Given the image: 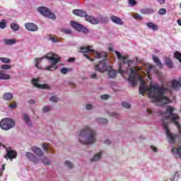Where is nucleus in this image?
<instances>
[{
  "label": "nucleus",
  "instance_id": "obj_1",
  "mask_svg": "<svg viewBox=\"0 0 181 181\" xmlns=\"http://www.w3.org/2000/svg\"><path fill=\"white\" fill-rule=\"evenodd\" d=\"M175 108L171 106L167 107L165 115L163 119V127L165 131L168 142L176 144V139H180L181 124L178 119L179 115L173 113Z\"/></svg>",
  "mask_w": 181,
  "mask_h": 181
},
{
  "label": "nucleus",
  "instance_id": "obj_2",
  "mask_svg": "<svg viewBox=\"0 0 181 181\" xmlns=\"http://www.w3.org/2000/svg\"><path fill=\"white\" fill-rule=\"evenodd\" d=\"M93 46H83L80 48V53H83L84 57L90 60V62H94V59H91L86 53H93L95 59H103V61H100L98 64L95 66V71H99L100 73H105L107 71V76L110 78H115L117 77V71L112 69L111 66H107V53H99L95 52L92 49Z\"/></svg>",
  "mask_w": 181,
  "mask_h": 181
},
{
  "label": "nucleus",
  "instance_id": "obj_3",
  "mask_svg": "<svg viewBox=\"0 0 181 181\" xmlns=\"http://www.w3.org/2000/svg\"><path fill=\"white\" fill-rule=\"evenodd\" d=\"M138 78L141 81L139 88V94L144 95L147 93L148 98H152L153 103H163L168 104L169 103V98L165 96L166 91L168 90L166 88L160 87L158 84L151 85L150 88H146V83L142 79V76H138Z\"/></svg>",
  "mask_w": 181,
  "mask_h": 181
},
{
  "label": "nucleus",
  "instance_id": "obj_4",
  "mask_svg": "<svg viewBox=\"0 0 181 181\" xmlns=\"http://www.w3.org/2000/svg\"><path fill=\"white\" fill-rule=\"evenodd\" d=\"M45 58L47 59L50 62L51 66L45 68L44 70H47V71H53L57 69V63H60V57L54 54H47L45 57L35 58V63L37 69H42V66H39V64L42 63V61Z\"/></svg>",
  "mask_w": 181,
  "mask_h": 181
},
{
  "label": "nucleus",
  "instance_id": "obj_5",
  "mask_svg": "<svg viewBox=\"0 0 181 181\" xmlns=\"http://www.w3.org/2000/svg\"><path fill=\"white\" fill-rule=\"evenodd\" d=\"M79 142L83 145H90L95 142V132L93 129L86 127L79 132Z\"/></svg>",
  "mask_w": 181,
  "mask_h": 181
},
{
  "label": "nucleus",
  "instance_id": "obj_6",
  "mask_svg": "<svg viewBox=\"0 0 181 181\" xmlns=\"http://www.w3.org/2000/svg\"><path fill=\"white\" fill-rule=\"evenodd\" d=\"M74 15H76V16H80L81 18H85L87 22L92 23V25H98V20L93 16L87 14V12L81 9H75L73 10Z\"/></svg>",
  "mask_w": 181,
  "mask_h": 181
},
{
  "label": "nucleus",
  "instance_id": "obj_7",
  "mask_svg": "<svg viewBox=\"0 0 181 181\" xmlns=\"http://www.w3.org/2000/svg\"><path fill=\"white\" fill-rule=\"evenodd\" d=\"M16 125L15 120L11 118H4L0 122V128L4 131H9Z\"/></svg>",
  "mask_w": 181,
  "mask_h": 181
},
{
  "label": "nucleus",
  "instance_id": "obj_8",
  "mask_svg": "<svg viewBox=\"0 0 181 181\" xmlns=\"http://www.w3.org/2000/svg\"><path fill=\"white\" fill-rule=\"evenodd\" d=\"M37 11L41 15H43V16L46 18L53 20L56 19V14L52 13L47 7L40 6L37 8Z\"/></svg>",
  "mask_w": 181,
  "mask_h": 181
},
{
  "label": "nucleus",
  "instance_id": "obj_9",
  "mask_svg": "<svg viewBox=\"0 0 181 181\" xmlns=\"http://www.w3.org/2000/svg\"><path fill=\"white\" fill-rule=\"evenodd\" d=\"M71 25L75 30H77L78 32H82V33H88V30L87 28L76 21H71Z\"/></svg>",
  "mask_w": 181,
  "mask_h": 181
},
{
  "label": "nucleus",
  "instance_id": "obj_10",
  "mask_svg": "<svg viewBox=\"0 0 181 181\" xmlns=\"http://www.w3.org/2000/svg\"><path fill=\"white\" fill-rule=\"evenodd\" d=\"M136 71L134 68L130 69V74L129 76L128 81L132 83V87L136 86Z\"/></svg>",
  "mask_w": 181,
  "mask_h": 181
},
{
  "label": "nucleus",
  "instance_id": "obj_11",
  "mask_svg": "<svg viewBox=\"0 0 181 181\" xmlns=\"http://www.w3.org/2000/svg\"><path fill=\"white\" fill-rule=\"evenodd\" d=\"M115 53L118 60H122L123 64H131V63H132V60L128 59V56L122 55L121 53L117 51H115Z\"/></svg>",
  "mask_w": 181,
  "mask_h": 181
},
{
  "label": "nucleus",
  "instance_id": "obj_12",
  "mask_svg": "<svg viewBox=\"0 0 181 181\" xmlns=\"http://www.w3.org/2000/svg\"><path fill=\"white\" fill-rule=\"evenodd\" d=\"M171 152L174 153L176 158H181V139L178 141L177 147H173Z\"/></svg>",
  "mask_w": 181,
  "mask_h": 181
},
{
  "label": "nucleus",
  "instance_id": "obj_13",
  "mask_svg": "<svg viewBox=\"0 0 181 181\" xmlns=\"http://www.w3.org/2000/svg\"><path fill=\"white\" fill-rule=\"evenodd\" d=\"M39 78H33L32 80V83L34 86V87H37V88H42V89H45V88H49V86L46 83L45 84H40L39 83Z\"/></svg>",
  "mask_w": 181,
  "mask_h": 181
},
{
  "label": "nucleus",
  "instance_id": "obj_14",
  "mask_svg": "<svg viewBox=\"0 0 181 181\" xmlns=\"http://www.w3.org/2000/svg\"><path fill=\"white\" fill-rule=\"evenodd\" d=\"M16 156H18V153L15 151V150H7V153L5 155V158L12 160V159H15Z\"/></svg>",
  "mask_w": 181,
  "mask_h": 181
},
{
  "label": "nucleus",
  "instance_id": "obj_15",
  "mask_svg": "<svg viewBox=\"0 0 181 181\" xmlns=\"http://www.w3.org/2000/svg\"><path fill=\"white\" fill-rule=\"evenodd\" d=\"M25 27L27 30H29L30 32H36L37 30H39V27L33 23H26Z\"/></svg>",
  "mask_w": 181,
  "mask_h": 181
},
{
  "label": "nucleus",
  "instance_id": "obj_16",
  "mask_svg": "<svg viewBox=\"0 0 181 181\" xmlns=\"http://www.w3.org/2000/svg\"><path fill=\"white\" fill-rule=\"evenodd\" d=\"M25 156L30 162H33V163H39V159L36 156H35V154L30 152H26Z\"/></svg>",
  "mask_w": 181,
  "mask_h": 181
},
{
  "label": "nucleus",
  "instance_id": "obj_17",
  "mask_svg": "<svg viewBox=\"0 0 181 181\" xmlns=\"http://www.w3.org/2000/svg\"><path fill=\"white\" fill-rule=\"evenodd\" d=\"M110 20L113 23H116V25H124V21L117 16H110Z\"/></svg>",
  "mask_w": 181,
  "mask_h": 181
},
{
  "label": "nucleus",
  "instance_id": "obj_18",
  "mask_svg": "<svg viewBox=\"0 0 181 181\" xmlns=\"http://www.w3.org/2000/svg\"><path fill=\"white\" fill-rule=\"evenodd\" d=\"M31 149H32L33 152L35 155H37V156H40V157L43 156V151H42V149H40V148H38V147L34 146L31 148Z\"/></svg>",
  "mask_w": 181,
  "mask_h": 181
},
{
  "label": "nucleus",
  "instance_id": "obj_19",
  "mask_svg": "<svg viewBox=\"0 0 181 181\" xmlns=\"http://www.w3.org/2000/svg\"><path fill=\"white\" fill-rule=\"evenodd\" d=\"M153 60L154 63L158 66V67H160V69H162L163 64L162 62H160V60H159V58L155 55L153 56Z\"/></svg>",
  "mask_w": 181,
  "mask_h": 181
},
{
  "label": "nucleus",
  "instance_id": "obj_20",
  "mask_svg": "<svg viewBox=\"0 0 181 181\" xmlns=\"http://www.w3.org/2000/svg\"><path fill=\"white\" fill-rule=\"evenodd\" d=\"M42 148L47 153H50L52 152L53 148H52V146L49 144H42Z\"/></svg>",
  "mask_w": 181,
  "mask_h": 181
},
{
  "label": "nucleus",
  "instance_id": "obj_21",
  "mask_svg": "<svg viewBox=\"0 0 181 181\" xmlns=\"http://www.w3.org/2000/svg\"><path fill=\"white\" fill-rule=\"evenodd\" d=\"M3 98L5 100V101H11L12 98H13V95L11 93H6L3 95Z\"/></svg>",
  "mask_w": 181,
  "mask_h": 181
},
{
  "label": "nucleus",
  "instance_id": "obj_22",
  "mask_svg": "<svg viewBox=\"0 0 181 181\" xmlns=\"http://www.w3.org/2000/svg\"><path fill=\"white\" fill-rule=\"evenodd\" d=\"M153 12H155V11H153V8H144L141 10V13H143V15H149L153 13Z\"/></svg>",
  "mask_w": 181,
  "mask_h": 181
},
{
  "label": "nucleus",
  "instance_id": "obj_23",
  "mask_svg": "<svg viewBox=\"0 0 181 181\" xmlns=\"http://www.w3.org/2000/svg\"><path fill=\"white\" fill-rule=\"evenodd\" d=\"M146 26L148 27L149 29H152L153 30H158V29H159V27H158V25L151 22L147 23Z\"/></svg>",
  "mask_w": 181,
  "mask_h": 181
},
{
  "label": "nucleus",
  "instance_id": "obj_24",
  "mask_svg": "<svg viewBox=\"0 0 181 181\" xmlns=\"http://www.w3.org/2000/svg\"><path fill=\"white\" fill-rule=\"evenodd\" d=\"M4 43L5 45H7L8 46H11L12 45H15L16 43V39H5L4 40Z\"/></svg>",
  "mask_w": 181,
  "mask_h": 181
},
{
  "label": "nucleus",
  "instance_id": "obj_25",
  "mask_svg": "<svg viewBox=\"0 0 181 181\" xmlns=\"http://www.w3.org/2000/svg\"><path fill=\"white\" fill-rule=\"evenodd\" d=\"M0 80H11V76L0 71Z\"/></svg>",
  "mask_w": 181,
  "mask_h": 181
},
{
  "label": "nucleus",
  "instance_id": "obj_26",
  "mask_svg": "<svg viewBox=\"0 0 181 181\" xmlns=\"http://www.w3.org/2000/svg\"><path fill=\"white\" fill-rule=\"evenodd\" d=\"M23 117L24 118L25 122H26L29 127H32V122H30V118H29V116H28L26 114H23Z\"/></svg>",
  "mask_w": 181,
  "mask_h": 181
},
{
  "label": "nucleus",
  "instance_id": "obj_27",
  "mask_svg": "<svg viewBox=\"0 0 181 181\" xmlns=\"http://www.w3.org/2000/svg\"><path fill=\"white\" fill-rule=\"evenodd\" d=\"M165 64L169 69H173V62L170 58H165Z\"/></svg>",
  "mask_w": 181,
  "mask_h": 181
},
{
  "label": "nucleus",
  "instance_id": "obj_28",
  "mask_svg": "<svg viewBox=\"0 0 181 181\" xmlns=\"http://www.w3.org/2000/svg\"><path fill=\"white\" fill-rule=\"evenodd\" d=\"M101 153L95 154L93 158H90V162H97V160H100V159H101Z\"/></svg>",
  "mask_w": 181,
  "mask_h": 181
},
{
  "label": "nucleus",
  "instance_id": "obj_29",
  "mask_svg": "<svg viewBox=\"0 0 181 181\" xmlns=\"http://www.w3.org/2000/svg\"><path fill=\"white\" fill-rule=\"evenodd\" d=\"M11 28L12 29V30H14L15 32H16L19 30V25L15 23H12L11 24Z\"/></svg>",
  "mask_w": 181,
  "mask_h": 181
},
{
  "label": "nucleus",
  "instance_id": "obj_30",
  "mask_svg": "<svg viewBox=\"0 0 181 181\" xmlns=\"http://www.w3.org/2000/svg\"><path fill=\"white\" fill-rule=\"evenodd\" d=\"M49 40H51L53 42V43H57V42H60V40H57L56 37L53 35H49Z\"/></svg>",
  "mask_w": 181,
  "mask_h": 181
},
{
  "label": "nucleus",
  "instance_id": "obj_31",
  "mask_svg": "<svg viewBox=\"0 0 181 181\" xmlns=\"http://www.w3.org/2000/svg\"><path fill=\"white\" fill-rule=\"evenodd\" d=\"M0 61L2 63H6V64H8L11 63V59L6 57H0Z\"/></svg>",
  "mask_w": 181,
  "mask_h": 181
},
{
  "label": "nucleus",
  "instance_id": "obj_32",
  "mask_svg": "<svg viewBox=\"0 0 181 181\" xmlns=\"http://www.w3.org/2000/svg\"><path fill=\"white\" fill-rule=\"evenodd\" d=\"M98 124H107L108 120L107 119L100 117L98 119Z\"/></svg>",
  "mask_w": 181,
  "mask_h": 181
},
{
  "label": "nucleus",
  "instance_id": "obj_33",
  "mask_svg": "<svg viewBox=\"0 0 181 181\" xmlns=\"http://www.w3.org/2000/svg\"><path fill=\"white\" fill-rule=\"evenodd\" d=\"M1 69H2L3 70H11V69H12V66L4 64L1 66Z\"/></svg>",
  "mask_w": 181,
  "mask_h": 181
},
{
  "label": "nucleus",
  "instance_id": "obj_34",
  "mask_svg": "<svg viewBox=\"0 0 181 181\" xmlns=\"http://www.w3.org/2000/svg\"><path fill=\"white\" fill-rule=\"evenodd\" d=\"M0 28L1 29H5V28H6V22L5 21V20H2L0 22Z\"/></svg>",
  "mask_w": 181,
  "mask_h": 181
},
{
  "label": "nucleus",
  "instance_id": "obj_35",
  "mask_svg": "<svg viewBox=\"0 0 181 181\" xmlns=\"http://www.w3.org/2000/svg\"><path fill=\"white\" fill-rule=\"evenodd\" d=\"M42 163H44V165H50V161L46 157L42 158Z\"/></svg>",
  "mask_w": 181,
  "mask_h": 181
},
{
  "label": "nucleus",
  "instance_id": "obj_36",
  "mask_svg": "<svg viewBox=\"0 0 181 181\" xmlns=\"http://www.w3.org/2000/svg\"><path fill=\"white\" fill-rule=\"evenodd\" d=\"M65 165L67 166L69 169H73V163L69 160L65 161Z\"/></svg>",
  "mask_w": 181,
  "mask_h": 181
},
{
  "label": "nucleus",
  "instance_id": "obj_37",
  "mask_svg": "<svg viewBox=\"0 0 181 181\" xmlns=\"http://www.w3.org/2000/svg\"><path fill=\"white\" fill-rule=\"evenodd\" d=\"M62 32H63L64 33H65V35H71V30L70 29H62Z\"/></svg>",
  "mask_w": 181,
  "mask_h": 181
},
{
  "label": "nucleus",
  "instance_id": "obj_38",
  "mask_svg": "<svg viewBox=\"0 0 181 181\" xmlns=\"http://www.w3.org/2000/svg\"><path fill=\"white\" fill-rule=\"evenodd\" d=\"M49 101H52V103H57V101H59V98L56 96H52L49 98Z\"/></svg>",
  "mask_w": 181,
  "mask_h": 181
},
{
  "label": "nucleus",
  "instance_id": "obj_39",
  "mask_svg": "<svg viewBox=\"0 0 181 181\" xmlns=\"http://www.w3.org/2000/svg\"><path fill=\"white\" fill-rule=\"evenodd\" d=\"M69 71H70V69H67V68H62V69H61V73L62 74H67V73H69Z\"/></svg>",
  "mask_w": 181,
  "mask_h": 181
},
{
  "label": "nucleus",
  "instance_id": "obj_40",
  "mask_svg": "<svg viewBox=\"0 0 181 181\" xmlns=\"http://www.w3.org/2000/svg\"><path fill=\"white\" fill-rule=\"evenodd\" d=\"M159 15H166V9L165 8H160L158 11Z\"/></svg>",
  "mask_w": 181,
  "mask_h": 181
},
{
  "label": "nucleus",
  "instance_id": "obj_41",
  "mask_svg": "<svg viewBox=\"0 0 181 181\" xmlns=\"http://www.w3.org/2000/svg\"><path fill=\"white\" fill-rule=\"evenodd\" d=\"M122 107H124V108H131V105H129V103H127V102H123L122 103Z\"/></svg>",
  "mask_w": 181,
  "mask_h": 181
},
{
  "label": "nucleus",
  "instance_id": "obj_42",
  "mask_svg": "<svg viewBox=\"0 0 181 181\" xmlns=\"http://www.w3.org/2000/svg\"><path fill=\"white\" fill-rule=\"evenodd\" d=\"M129 4L132 5V6H134V5H136V1L135 0H129Z\"/></svg>",
  "mask_w": 181,
  "mask_h": 181
},
{
  "label": "nucleus",
  "instance_id": "obj_43",
  "mask_svg": "<svg viewBox=\"0 0 181 181\" xmlns=\"http://www.w3.org/2000/svg\"><path fill=\"white\" fill-rule=\"evenodd\" d=\"M102 100H108L110 98V95H103L100 96Z\"/></svg>",
  "mask_w": 181,
  "mask_h": 181
},
{
  "label": "nucleus",
  "instance_id": "obj_44",
  "mask_svg": "<svg viewBox=\"0 0 181 181\" xmlns=\"http://www.w3.org/2000/svg\"><path fill=\"white\" fill-rule=\"evenodd\" d=\"M50 111V107H44L42 108V112H49Z\"/></svg>",
  "mask_w": 181,
  "mask_h": 181
},
{
  "label": "nucleus",
  "instance_id": "obj_45",
  "mask_svg": "<svg viewBox=\"0 0 181 181\" xmlns=\"http://www.w3.org/2000/svg\"><path fill=\"white\" fill-rule=\"evenodd\" d=\"M134 19H142V17L139 15V14H138V13H136V14H135L134 16Z\"/></svg>",
  "mask_w": 181,
  "mask_h": 181
},
{
  "label": "nucleus",
  "instance_id": "obj_46",
  "mask_svg": "<svg viewBox=\"0 0 181 181\" xmlns=\"http://www.w3.org/2000/svg\"><path fill=\"white\" fill-rule=\"evenodd\" d=\"M86 110H93V105L88 104L86 106Z\"/></svg>",
  "mask_w": 181,
  "mask_h": 181
},
{
  "label": "nucleus",
  "instance_id": "obj_47",
  "mask_svg": "<svg viewBox=\"0 0 181 181\" xmlns=\"http://www.w3.org/2000/svg\"><path fill=\"white\" fill-rule=\"evenodd\" d=\"M9 107L10 108H16L17 107L16 103H13V104H11Z\"/></svg>",
  "mask_w": 181,
  "mask_h": 181
},
{
  "label": "nucleus",
  "instance_id": "obj_48",
  "mask_svg": "<svg viewBox=\"0 0 181 181\" xmlns=\"http://www.w3.org/2000/svg\"><path fill=\"white\" fill-rule=\"evenodd\" d=\"M160 5L165 4V0H157Z\"/></svg>",
  "mask_w": 181,
  "mask_h": 181
},
{
  "label": "nucleus",
  "instance_id": "obj_49",
  "mask_svg": "<svg viewBox=\"0 0 181 181\" xmlns=\"http://www.w3.org/2000/svg\"><path fill=\"white\" fill-rule=\"evenodd\" d=\"M90 78H93V79H97V74L95 73L93 74L90 76Z\"/></svg>",
  "mask_w": 181,
  "mask_h": 181
},
{
  "label": "nucleus",
  "instance_id": "obj_50",
  "mask_svg": "<svg viewBox=\"0 0 181 181\" xmlns=\"http://www.w3.org/2000/svg\"><path fill=\"white\" fill-rule=\"evenodd\" d=\"M151 149L153 152H158V148L153 146H151Z\"/></svg>",
  "mask_w": 181,
  "mask_h": 181
},
{
  "label": "nucleus",
  "instance_id": "obj_51",
  "mask_svg": "<svg viewBox=\"0 0 181 181\" xmlns=\"http://www.w3.org/2000/svg\"><path fill=\"white\" fill-rule=\"evenodd\" d=\"M35 101L33 99H30L28 100V104H35Z\"/></svg>",
  "mask_w": 181,
  "mask_h": 181
},
{
  "label": "nucleus",
  "instance_id": "obj_52",
  "mask_svg": "<svg viewBox=\"0 0 181 181\" xmlns=\"http://www.w3.org/2000/svg\"><path fill=\"white\" fill-rule=\"evenodd\" d=\"M75 61H76V58H74V57H71L68 59V62H75Z\"/></svg>",
  "mask_w": 181,
  "mask_h": 181
},
{
  "label": "nucleus",
  "instance_id": "obj_53",
  "mask_svg": "<svg viewBox=\"0 0 181 181\" xmlns=\"http://www.w3.org/2000/svg\"><path fill=\"white\" fill-rule=\"evenodd\" d=\"M69 84L72 87V88H76V84H74V83H71V82H70Z\"/></svg>",
  "mask_w": 181,
  "mask_h": 181
},
{
  "label": "nucleus",
  "instance_id": "obj_54",
  "mask_svg": "<svg viewBox=\"0 0 181 181\" xmlns=\"http://www.w3.org/2000/svg\"><path fill=\"white\" fill-rule=\"evenodd\" d=\"M105 144H106V145H110L111 144V141L106 140V141H105Z\"/></svg>",
  "mask_w": 181,
  "mask_h": 181
},
{
  "label": "nucleus",
  "instance_id": "obj_55",
  "mask_svg": "<svg viewBox=\"0 0 181 181\" xmlns=\"http://www.w3.org/2000/svg\"><path fill=\"white\" fill-rule=\"evenodd\" d=\"M112 117H118V114L117 113H110V115Z\"/></svg>",
  "mask_w": 181,
  "mask_h": 181
},
{
  "label": "nucleus",
  "instance_id": "obj_56",
  "mask_svg": "<svg viewBox=\"0 0 181 181\" xmlns=\"http://www.w3.org/2000/svg\"><path fill=\"white\" fill-rule=\"evenodd\" d=\"M177 22L179 26H181V20H180V19H178V20L177 21Z\"/></svg>",
  "mask_w": 181,
  "mask_h": 181
},
{
  "label": "nucleus",
  "instance_id": "obj_57",
  "mask_svg": "<svg viewBox=\"0 0 181 181\" xmlns=\"http://www.w3.org/2000/svg\"><path fill=\"white\" fill-rule=\"evenodd\" d=\"M148 114H152V111L149 109H147Z\"/></svg>",
  "mask_w": 181,
  "mask_h": 181
},
{
  "label": "nucleus",
  "instance_id": "obj_58",
  "mask_svg": "<svg viewBox=\"0 0 181 181\" xmlns=\"http://www.w3.org/2000/svg\"><path fill=\"white\" fill-rule=\"evenodd\" d=\"M4 174L3 170L0 169V177Z\"/></svg>",
  "mask_w": 181,
  "mask_h": 181
},
{
  "label": "nucleus",
  "instance_id": "obj_59",
  "mask_svg": "<svg viewBox=\"0 0 181 181\" xmlns=\"http://www.w3.org/2000/svg\"><path fill=\"white\" fill-rule=\"evenodd\" d=\"M113 50H114V49H112V47H110V48H109V51H110V52H112Z\"/></svg>",
  "mask_w": 181,
  "mask_h": 181
},
{
  "label": "nucleus",
  "instance_id": "obj_60",
  "mask_svg": "<svg viewBox=\"0 0 181 181\" xmlns=\"http://www.w3.org/2000/svg\"><path fill=\"white\" fill-rule=\"evenodd\" d=\"M119 73H121V65H119Z\"/></svg>",
  "mask_w": 181,
  "mask_h": 181
},
{
  "label": "nucleus",
  "instance_id": "obj_61",
  "mask_svg": "<svg viewBox=\"0 0 181 181\" xmlns=\"http://www.w3.org/2000/svg\"><path fill=\"white\" fill-rule=\"evenodd\" d=\"M3 170H5V164L3 165Z\"/></svg>",
  "mask_w": 181,
  "mask_h": 181
},
{
  "label": "nucleus",
  "instance_id": "obj_62",
  "mask_svg": "<svg viewBox=\"0 0 181 181\" xmlns=\"http://www.w3.org/2000/svg\"><path fill=\"white\" fill-rule=\"evenodd\" d=\"M180 8H181V3L180 4Z\"/></svg>",
  "mask_w": 181,
  "mask_h": 181
}]
</instances>
